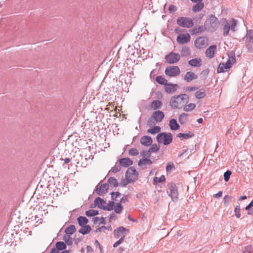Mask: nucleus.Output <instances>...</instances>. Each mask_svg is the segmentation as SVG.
Here are the masks:
<instances>
[{"instance_id": "obj_60", "label": "nucleus", "mask_w": 253, "mask_h": 253, "mask_svg": "<svg viewBox=\"0 0 253 253\" xmlns=\"http://www.w3.org/2000/svg\"><path fill=\"white\" fill-rule=\"evenodd\" d=\"M43 182L40 181L39 182V184L37 185V187L35 190H38L39 189H41V188H44L45 186L43 184H42Z\"/></svg>"}, {"instance_id": "obj_21", "label": "nucleus", "mask_w": 253, "mask_h": 253, "mask_svg": "<svg viewBox=\"0 0 253 253\" xmlns=\"http://www.w3.org/2000/svg\"><path fill=\"white\" fill-rule=\"evenodd\" d=\"M194 136V134L190 131H189L187 133H179L176 135V136L180 138L181 140L192 138Z\"/></svg>"}, {"instance_id": "obj_10", "label": "nucleus", "mask_w": 253, "mask_h": 253, "mask_svg": "<svg viewBox=\"0 0 253 253\" xmlns=\"http://www.w3.org/2000/svg\"><path fill=\"white\" fill-rule=\"evenodd\" d=\"M109 188L111 189L116 188L117 187H124L125 185L122 184L123 179L120 182L114 177H110L107 180Z\"/></svg>"}, {"instance_id": "obj_50", "label": "nucleus", "mask_w": 253, "mask_h": 253, "mask_svg": "<svg viewBox=\"0 0 253 253\" xmlns=\"http://www.w3.org/2000/svg\"><path fill=\"white\" fill-rule=\"evenodd\" d=\"M128 154L130 156H135L138 155L139 152L136 148H132L129 150Z\"/></svg>"}, {"instance_id": "obj_26", "label": "nucleus", "mask_w": 253, "mask_h": 253, "mask_svg": "<svg viewBox=\"0 0 253 253\" xmlns=\"http://www.w3.org/2000/svg\"><path fill=\"white\" fill-rule=\"evenodd\" d=\"M152 164V161L150 159L147 158H145L139 160L138 163V165L139 167L143 168V166L146 165V164L151 165Z\"/></svg>"}, {"instance_id": "obj_44", "label": "nucleus", "mask_w": 253, "mask_h": 253, "mask_svg": "<svg viewBox=\"0 0 253 253\" xmlns=\"http://www.w3.org/2000/svg\"><path fill=\"white\" fill-rule=\"evenodd\" d=\"M117 164V163H116V165L114 167L111 168V170L109 172V173L110 172L116 173L121 170V166H120V164L118 165Z\"/></svg>"}, {"instance_id": "obj_32", "label": "nucleus", "mask_w": 253, "mask_h": 253, "mask_svg": "<svg viewBox=\"0 0 253 253\" xmlns=\"http://www.w3.org/2000/svg\"><path fill=\"white\" fill-rule=\"evenodd\" d=\"M183 110L185 112H190L193 111L196 107V105L194 103H189L187 105L183 106Z\"/></svg>"}, {"instance_id": "obj_23", "label": "nucleus", "mask_w": 253, "mask_h": 253, "mask_svg": "<svg viewBox=\"0 0 253 253\" xmlns=\"http://www.w3.org/2000/svg\"><path fill=\"white\" fill-rule=\"evenodd\" d=\"M180 57H184L189 56L191 54V50L189 47L184 46L180 51Z\"/></svg>"}, {"instance_id": "obj_64", "label": "nucleus", "mask_w": 253, "mask_h": 253, "mask_svg": "<svg viewBox=\"0 0 253 253\" xmlns=\"http://www.w3.org/2000/svg\"><path fill=\"white\" fill-rule=\"evenodd\" d=\"M87 253H91L93 252L92 247L90 246H87L86 247Z\"/></svg>"}, {"instance_id": "obj_40", "label": "nucleus", "mask_w": 253, "mask_h": 253, "mask_svg": "<svg viewBox=\"0 0 253 253\" xmlns=\"http://www.w3.org/2000/svg\"><path fill=\"white\" fill-rule=\"evenodd\" d=\"M229 23H230V29H231V31H232L233 32H235L236 31L235 27L237 25V20L234 18H232L231 19Z\"/></svg>"}, {"instance_id": "obj_2", "label": "nucleus", "mask_w": 253, "mask_h": 253, "mask_svg": "<svg viewBox=\"0 0 253 253\" xmlns=\"http://www.w3.org/2000/svg\"><path fill=\"white\" fill-rule=\"evenodd\" d=\"M189 101V96L187 94H181L174 95L170 98L169 104L173 109L181 108Z\"/></svg>"}, {"instance_id": "obj_46", "label": "nucleus", "mask_w": 253, "mask_h": 253, "mask_svg": "<svg viewBox=\"0 0 253 253\" xmlns=\"http://www.w3.org/2000/svg\"><path fill=\"white\" fill-rule=\"evenodd\" d=\"M113 209L114 210L115 212L120 213L123 210V207L122 206L120 203H118L116 204L115 206H114Z\"/></svg>"}, {"instance_id": "obj_8", "label": "nucleus", "mask_w": 253, "mask_h": 253, "mask_svg": "<svg viewBox=\"0 0 253 253\" xmlns=\"http://www.w3.org/2000/svg\"><path fill=\"white\" fill-rule=\"evenodd\" d=\"M165 73L169 77H174L180 74V70L178 66H169L166 68Z\"/></svg>"}, {"instance_id": "obj_24", "label": "nucleus", "mask_w": 253, "mask_h": 253, "mask_svg": "<svg viewBox=\"0 0 253 253\" xmlns=\"http://www.w3.org/2000/svg\"><path fill=\"white\" fill-rule=\"evenodd\" d=\"M169 126L170 128L173 130H177L180 127L179 124L177 123L176 120L174 119H171L170 120Z\"/></svg>"}, {"instance_id": "obj_14", "label": "nucleus", "mask_w": 253, "mask_h": 253, "mask_svg": "<svg viewBox=\"0 0 253 253\" xmlns=\"http://www.w3.org/2000/svg\"><path fill=\"white\" fill-rule=\"evenodd\" d=\"M118 162L121 167L127 168L133 164V161L127 157L121 158L118 160Z\"/></svg>"}, {"instance_id": "obj_12", "label": "nucleus", "mask_w": 253, "mask_h": 253, "mask_svg": "<svg viewBox=\"0 0 253 253\" xmlns=\"http://www.w3.org/2000/svg\"><path fill=\"white\" fill-rule=\"evenodd\" d=\"M220 23L224 25L223 35L226 36L228 35L230 29V23L226 18H222L220 20Z\"/></svg>"}, {"instance_id": "obj_4", "label": "nucleus", "mask_w": 253, "mask_h": 253, "mask_svg": "<svg viewBox=\"0 0 253 253\" xmlns=\"http://www.w3.org/2000/svg\"><path fill=\"white\" fill-rule=\"evenodd\" d=\"M156 138L158 143L168 145L172 141V135L170 132H161L157 135Z\"/></svg>"}, {"instance_id": "obj_1", "label": "nucleus", "mask_w": 253, "mask_h": 253, "mask_svg": "<svg viewBox=\"0 0 253 253\" xmlns=\"http://www.w3.org/2000/svg\"><path fill=\"white\" fill-rule=\"evenodd\" d=\"M110 194L111 195L112 201L106 203L103 199L98 197L96 198L94 201L95 205L100 209L110 211L113 209L115 201L123 202V198L121 197V194L118 191L113 192Z\"/></svg>"}, {"instance_id": "obj_9", "label": "nucleus", "mask_w": 253, "mask_h": 253, "mask_svg": "<svg viewBox=\"0 0 253 253\" xmlns=\"http://www.w3.org/2000/svg\"><path fill=\"white\" fill-rule=\"evenodd\" d=\"M208 41L207 37H200L195 41V46L198 49L205 48L208 45Z\"/></svg>"}, {"instance_id": "obj_6", "label": "nucleus", "mask_w": 253, "mask_h": 253, "mask_svg": "<svg viewBox=\"0 0 253 253\" xmlns=\"http://www.w3.org/2000/svg\"><path fill=\"white\" fill-rule=\"evenodd\" d=\"M177 24L183 28H189L193 26V22L191 18L186 17H180L177 19Z\"/></svg>"}, {"instance_id": "obj_61", "label": "nucleus", "mask_w": 253, "mask_h": 253, "mask_svg": "<svg viewBox=\"0 0 253 253\" xmlns=\"http://www.w3.org/2000/svg\"><path fill=\"white\" fill-rule=\"evenodd\" d=\"M96 221H98L99 224H105V219L103 217H96Z\"/></svg>"}, {"instance_id": "obj_16", "label": "nucleus", "mask_w": 253, "mask_h": 253, "mask_svg": "<svg viewBox=\"0 0 253 253\" xmlns=\"http://www.w3.org/2000/svg\"><path fill=\"white\" fill-rule=\"evenodd\" d=\"M216 49V45H211L210 46L206 51V54L207 57L210 58H212L214 57L215 54V51Z\"/></svg>"}, {"instance_id": "obj_15", "label": "nucleus", "mask_w": 253, "mask_h": 253, "mask_svg": "<svg viewBox=\"0 0 253 253\" xmlns=\"http://www.w3.org/2000/svg\"><path fill=\"white\" fill-rule=\"evenodd\" d=\"M178 88V85L177 84H172L171 83H167L165 85V91L168 93H171L175 92Z\"/></svg>"}, {"instance_id": "obj_25", "label": "nucleus", "mask_w": 253, "mask_h": 253, "mask_svg": "<svg viewBox=\"0 0 253 253\" xmlns=\"http://www.w3.org/2000/svg\"><path fill=\"white\" fill-rule=\"evenodd\" d=\"M126 231V228L121 226L117 229H115L114 232V236L116 238H119L122 235H124L123 234Z\"/></svg>"}, {"instance_id": "obj_62", "label": "nucleus", "mask_w": 253, "mask_h": 253, "mask_svg": "<svg viewBox=\"0 0 253 253\" xmlns=\"http://www.w3.org/2000/svg\"><path fill=\"white\" fill-rule=\"evenodd\" d=\"M191 34L192 35L199 34V32H198V29H197V27H195L194 28H193L191 30Z\"/></svg>"}, {"instance_id": "obj_56", "label": "nucleus", "mask_w": 253, "mask_h": 253, "mask_svg": "<svg viewBox=\"0 0 253 253\" xmlns=\"http://www.w3.org/2000/svg\"><path fill=\"white\" fill-rule=\"evenodd\" d=\"M225 68V66H223L222 63H220L218 65V67L217 68V71L218 73H223L224 72Z\"/></svg>"}, {"instance_id": "obj_58", "label": "nucleus", "mask_w": 253, "mask_h": 253, "mask_svg": "<svg viewBox=\"0 0 253 253\" xmlns=\"http://www.w3.org/2000/svg\"><path fill=\"white\" fill-rule=\"evenodd\" d=\"M177 7L173 4H170L169 7V10L170 13H172L175 12L177 10Z\"/></svg>"}, {"instance_id": "obj_49", "label": "nucleus", "mask_w": 253, "mask_h": 253, "mask_svg": "<svg viewBox=\"0 0 253 253\" xmlns=\"http://www.w3.org/2000/svg\"><path fill=\"white\" fill-rule=\"evenodd\" d=\"M157 122L154 119V118L151 116L150 117L147 121V125L150 127L152 126L153 125H155Z\"/></svg>"}, {"instance_id": "obj_37", "label": "nucleus", "mask_w": 253, "mask_h": 253, "mask_svg": "<svg viewBox=\"0 0 253 253\" xmlns=\"http://www.w3.org/2000/svg\"><path fill=\"white\" fill-rule=\"evenodd\" d=\"M78 221L81 226H84L88 222V219L84 216H80L78 218Z\"/></svg>"}, {"instance_id": "obj_20", "label": "nucleus", "mask_w": 253, "mask_h": 253, "mask_svg": "<svg viewBox=\"0 0 253 253\" xmlns=\"http://www.w3.org/2000/svg\"><path fill=\"white\" fill-rule=\"evenodd\" d=\"M198 78L197 76L192 72H187L184 77V80L187 82H190L193 80H196Z\"/></svg>"}, {"instance_id": "obj_43", "label": "nucleus", "mask_w": 253, "mask_h": 253, "mask_svg": "<svg viewBox=\"0 0 253 253\" xmlns=\"http://www.w3.org/2000/svg\"><path fill=\"white\" fill-rule=\"evenodd\" d=\"M56 248L59 250H63L66 248V245L63 242H58L56 244Z\"/></svg>"}, {"instance_id": "obj_13", "label": "nucleus", "mask_w": 253, "mask_h": 253, "mask_svg": "<svg viewBox=\"0 0 253 253\" xmlns=\"http://www.w3.org/2000/svg\"><path fill=\"white\" fill-rule=\"evenodd\" d=\"M152 116L157 122H161L164 119L165 117L164 113L160 110H157L154 111Z\"/></svg>"}, {"instance_id": "obj_47", "label": "nucleus", "mask_w": 253, "mask_h": 253, "mask_svg": "<svg viewBox=\"0 0 253 253\" xmlns=\"http://www.w3.org/2000/svg\"><path fill=\"white\" fill-rule=\"evenodd\" d=\"M98 214V211L94 210H89L85 212V214L87 216H94Z\"/></svg>"}, {"instance_id": "obj_35", "label": "nucleus", "mask_w": 253, "mask_h": 253, "mask_svg": "<svg viewBox=\"0 0 253 253\" xmlns=\"http://www.w3.org/2000/svg\"><path fill=\"white\" fill-rule=\"evenodd\" d=\"M207 22L208 21H206L204 25L199 26L198 27H197V29L199 33H201L205 31L210 32V31L208 30L209 29L207 26Z\"/></svg>"}, {"instance_id": "obj_51", "label": "nucleus", "mask_w": 253, "mask_h": 253, "mask_svg": "<svg viewBox=\"0 0 253 253\" xmlns=\"http://www.w3.org/2000/svg\"><path fill=\"white\" fill-rule=\"evenodd\" d=\"M172 169H174V165L173 163L171 162H169L166 166V171L167 172L170 171Z\"/></svg>"}, {"instance_id": "obj_30", "label": "nucleus", "mask_w": 253, "mask_h": 253, "mask_svg": "<svg viewBox=\"0 0 253 253\" xmlns=\"http://www.w3.org/2000/svg\"><path fill=\"white\" fill-rule=\"evenodd\" d=\"M236 61V58L235 56H232V59L230 60L229 59L226 63H222L223 64V66H225V69H228L232 67V65L233 64V62L234 63Z\"/></svg>"}, {"instance_id": "obj_48", "label": "nucleus", "mask_w": 253, "mask_h": 253, "mask_svg": "<svg viewBox=\"0 0 253 253\" xmlns=\"http://www.w3.org/2000/svg\"><path fill=\"white\" fill-rule=\"evenodd\" d=\"M231 174L232 172L230 170H227L224 173L223 176L225 181L227 182L229 181Z\"/></svg>"}, {"instance_id": "obj_18", "label": "nucleus", "mask_w": 253, "mask_h": 253, "mask_svg": "<svg viewBox=\"0 0 253 253\" xmlns=\"http://www.w3.org/2000/svg\"><path fill=\"white\" fill-rule=\"evenodd\" d=\"M153 140L149 136H143L141 138L140 143L145 146H149L152 144Z\"/></svg>"}, {"instance_id": "obj_34", "label": "nucleus", "mask_w": 253, "mask_h": 253, "mask_svg": "<svg viewBox=\"0 0 253 253\" xmlns=\"http://www.w3.org/2000/svg\"><path fill=\"white\" fill-rule=\"evenodd\" d=\"M106 230L111 231L112 230V228L111 226H102L98 228L95 230V232L96 233H101V232H104Z\"/></svg>"}, {"instance_id": "obj_57", "label": "nucleus", "mask_w": 253, "mask_h": 253, "mask_svg": "<svg viewBox=\"0 0 253 253\" xmlns=\"http://www.w3.org/2000/svg\"><path fill=\"white\" fill-rule=\"evenodd\" d=\"M240 209L239 206H237L235 209L234 212L237 218H240L241 214L240 213Z\"/></svg>"}, {"instance_id": "obj_63", "label": "nucleus", "mask_w": 253, "mask_h": 253, "mask_svg": "<svg viewBox=\"0 0 253 253\" xmlns=\"http://www.w3.org/2000/svg\"><path fill=\"white\" fill-rule=\"evenodd\" d=\"M198 89V87L195 86H190L187 87V90L189 91H193Z\"/></svg>"}, {"instance_id": "obj_42", "label": "nucleus", "mask_w": 253, "mask_h": 253, "mask_svg": "<svg viewBox=\"0 0 253 253\" xmlns=\"http://www.w3.org/2000/svg\"><path fill=\"white\" fill-rule=\"evenodd\" d=\"M166 178L165 176L164 175H162L160 177H155L154 178V183L155 184H157L158 183H161L162 182L165 181Z\"/></svg>"}, {"instance_id": "obj_59", "label": "nucleus", "mask_w": 253, "mask_h": 253, "mask_svg": "<svg viewBox=\"0 0 253 253\" xmlns=\"http://www.w3.org/2000/svg\"><path fill=\"white\" fill-rule=\"evenodd\" d=\"M125 235H123L122 237L120 238L117 242H116L113 245L114 248L117 247L120 244H121L124 240Z\"/></svg>"}, {"instance_id": "obj_29", "label": "nucleus", "mask_w": 253, "mask_h": 253, "mask_svg": "<svg viewBox=\"0 0 253 253\" xmlns=\"http://www.w3.org/2000/svg\"><path fill=\"white\" fill-rule=\"evenodd\" d=\"M162 106V102L159 100H153L151 103V107L155 110L161 108Z\"/></svg>"}, {"instance_id": "obj_33", "label": "nucleus", "mask_w": 253, "mask_h": 253, "mask_svg": "<svg viewBox=\"0 0 253 253\" xmlns=\"http://www.w3.org/2000/svg\"><path fill=\"white\" fill-rule=\"evenodd\" d=\"M187 116L188 114L185 113H182L179 116L178 121L181 125H183L186 123Z\"/></svg>"}, {"instance_id": "obj_39", "label": "nucleus", "mask_w": 253, "mask_h": 253, "mask_svg": "<svg viewBox=\"0 0 253 253\" xmlns=\"http://www.w3.org/2000/svg\"><path fill=\"white\" fill-rule=\"evenodd\" d=\"M151 147L149 149V152L151 153H156L158 152L160 149V146L158 145L157 144H153L151 145Z\"/></svg>"}, {"instance_id": "obj_53", "label": "nucleus", "mask_w": 253, "mask_h": 253, "mask_svg": "<svg viewBox=\"0 0 253 253\" xmlns=\"http://www.w3.org/2000/svg\"><path fill=\"white\" fill-rule=\"evenodd\" d=\"M64 240L68 245H71L72 244V239L70 235H66L64 236Z\"/></svg>"}, {"instance_id": "obj_3", "label": "nucleus", "mask_w": 253, "mask_h": 253, "mask_svg": "<svg viewBox=\"0 0 253 253\" xmlns=\"http://www.w3.org/2000/svg\"><path fill=\"white\" fill-rule=\"evenodd\" d=\"M138 172L133 167H129L126 170L125 174V178H123L122 184L126 185L128 184L134 182L138 178Z\"/></svg>"}, {"instance_id": "obj_7", "label": "nucleus", "mask_w": 253, "mask_h": 253, "mask_svg": "<svg viewBox=\"0 0 253 253\" xmlns=\"http://www.w3.org/2000/svg\"><path fill=\"white\" fill-rule=\"evenodd\" d=\"M165 59L166 62L169 64H174L177 63L180 59V55L177 53L171 51L165 56Z\"/></svg>"}, {"instance_id": "obj_5", "label": "nucleus", "mask_w": 253, "mask_h": 253, "mask_svg": "<svg viewBox=\"0 0 253 253\" xmlns=\"http://www.w3.org/2000/svg\"><path fill=\"white\" fill-rule=\"evenodd\" d=\"M206 21H208L207 26L210 32H213L217 29L219 20L214 15H209Z\"/></svg>"}, {"instance_id": "obj_28", "label": "nucleus", "mask_w": 253, "mask_h": 253, "mask_svg": "<svg viewBox=\"0 0 253 253\" xmlns=\"http://www.w3.org/2000/svg\"><path fill=\"white\" fill-rule=\"evenodd\" d=\"M195 96L197 99H202L206 96V91L204 88L200 89L195 93Z\"/></svg>"}, {"instance_id": "obj_41", "label": "nucleus", "mask_w": 253, "mask_h": 253, "mask_svg": "<svg viewBox=\"0 0 253 253\" xmlns=\"http://www.w3.org/2000/svg\"><path fill=\"white\" fill-rule=\"evenodd\" d=\"M178 191H167L168 194L171 197L173 200H176L178 196Z\"/></svg>"}, {"instance_id": "obj_45", "label": "nucleus", "mask_w": 253, "mask_h": 253, "mask_svg": "<svg viewBox=\"0 0 253 253\" xmlns=\"http://www.w3.org/2000/svg\"><path fill=\"white\" fill-rule=\"evenodd\" d=\"M91 228L89 226H84L80 229L79 232L84 235L89 232Z\"/></svg>"}, {"instance_id": "obj_36", "label": "nucleus", "mask_w": 253, "mask_h": 253, "mask_svg": "<svg viewBox=\"0 0 253 253\" xmlns=\"http://www.w3.org/2000/svg\"><path fill=\"white\" fill-rule=\"evenodd\" d=\"M161 127L159 126H155L153 128L149 129L147 130L148 133L154 134L159 133L161 131Z\"/></svg>"}, {"instance_id": "obj_31", "label": "nucleus", "mask_w": 253, "mask_h": 253, "mask_svg": "<svg viewBox=\"0 0 253 253\" xmlns=\"http://www.w3.org/2000/svg\"><path fill=\"white\" fill-rule=\"evenodd\" d=\"M156 81L161 85H165L168 83V81L162 76H158L156 78Z\"/></svg>"}, {"instance_id": "obj_11", "label": "nucleus", "mask_w": 253, "mask_h": 253, "mask_svg": "<svg viewBox=\"0 0 253 253\" xmlns=\"http://www.w3.org/2000/svg\"><path fill=\"white\" fill-rule=\"evenodd\" d=\"M190 36L188 33L180 34L177 36V42L180 44L188 43L190 41Z\"/></svg>"}, {"instance_id": "obj_19", "label": "nucleus", "mask_w": 253, "mask_h": 253, "mask_svg": "<svg viewBox=\"0 0 253 253\" xmlns=\"http://www.w3.org/2000/svg\"><path fill=\"white\" fill-rule=\"evenodd\" d=\"M188 64L194 67H200L202 65V59L200 58H196L188 61Z\"/></svg>"}, {"instance_id": "obj_38", "label": "nucleus", "mask_w": 253, "mask_h": 253, "mask_svg": "<svg viewBox=\"0 0 253 253\" xmlns=\"http://www.w3.org/2000/svg\"><path fill=\"white\" fill-rule=\"evenodd\" d=\"M76 231V228L74 225H71L67 228L65 230V232L67 235H70L73 234Z\"/></svg>"}, {"instance_id": "obj_22", "label": "nucleus", "mask_w": 253, "mask_h": 253, "mask_svg": "<svg viewBox=\"0 0 253 253\" xmlns=\"http://www.w3.org/2000/svg\"><path fill=\"white\" fill-rule=\"evenodd\" d=\"M103 180H101L95 186L94 190H109V186L108 182L104 183H103Z\"/></svg>"}, {"instance_id": "obj_52", "label": "nucleus", "mask_w": 253, "mask_h": 253, "mask_svg": "<svg viewBox=\"0 0 253 253\" xmlns=\"http://www.w3.org/2000/svg\"><path fill=\"white\" fill-rule=\"evenodd\" d=\"M167 186L169 190H177L178 188L176 184L174 182L169 183Z\"/></svg>"}, {"instance_id": "obj_55", "label": "nucleus", "mask_w": 253, "mask_h": 253, "mask_svg": "<svg viewBox=\"0 0 253 253\" xmlns=\"http://www.w3.org/2000/svg\"><path fill=\"white\" fill-rule=\"evenodd\" d=\"M210 70L208 68L202 71L201 73V78H203L204 79H205L209 74Z\"/></svg>"}, {"instance_id": "obj_54", "label": "nucleus", "mask_w": 253, "mask_h": 253, "mask_svg": "<svg viewBox=\"0 0 253 253\" xmlns=\"http://www.w3.org/2000/svg\"><path fill=\"white\" fill-rule=\"evenodd\" d=\"M140 155L141 156H142L143 158H148L151 156V153L149 152V150L148 151H142L140 153Z\"/></svg>"}, {"instance_id": "obj_27", "label": "nucleus", "mask_w": 253, "mask_h": 253, "mask_svg": "<svg viewBox=\"0 0 253 253\" xmlns=\"http://www.w3.org/2000/svg\"><path fill=\"white\" fill-rule=\"evenodd\" d=\"M196 3L192 6V11L194 12L200 11L204 7V3L203 2Z\"/></svg>"}, {"instance_id": "obj_17", "label": "nucleus", "mask_w": 253, "mask_h": 253, "mask_svg": "<svg viewBox=\"0 0 253 253\" xmlns=\"http://www.w3.org/2000/svg\"><path fill=\"white\" fill-rule=\"evenodd\" d=\"M246 42L247 43L246 46H248V44H253V30H248L245 36Z\"/></svg>"}]
</instances>
